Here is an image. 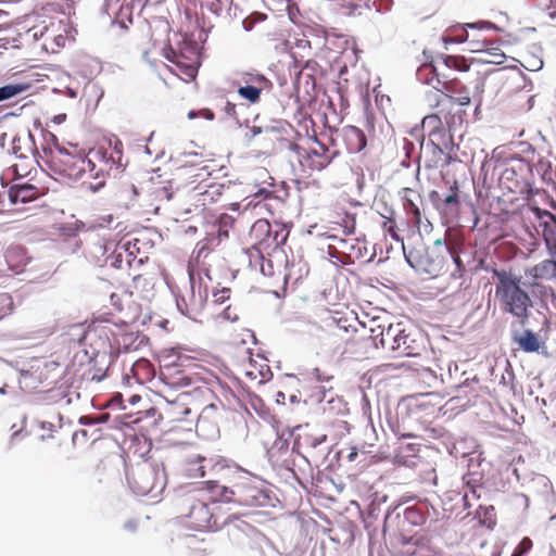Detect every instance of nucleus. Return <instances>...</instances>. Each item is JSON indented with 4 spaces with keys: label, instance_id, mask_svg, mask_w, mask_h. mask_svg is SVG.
<instances>
[{
    "label": "nucleus",
    "instance_id": "f257e3e1",
    "mask_svg": "<svg viewBox=\"0 0 556 556\" xmlns=\"http://www.w3.org/2000/svg\"><path fill=\"white\" fill-rule=\"evenodd\" d=\"M228 485L219 488L215 502L232 503L243 507H266L271 504L269 490L255 475L236 466Z\"/></svg>",
    "mask_w": 556,
    "mask_h": 556
},
{
    "label": "nucleus",
    "instance_id": "f03ea898",
    "mask_svg": "<svg viewBox=\"0 0 556 556\" xmlns=\"http://www.w3.org/2000/svg\"><path fill=\"white\" fill-rule=\"evenodd\" d=\"M495 298L503 313L511 315L520 326H525L530 316L532 301L520 287V278L506 271H496Z\"/></svg>",
    "mask_w": 556,
    "mask_h": 556
},
{
    "label": "nucleus",
    "instance_id": "7ed1b4c3",
    "mask_svg": "<svg viewBox=\"0 0 556 556\" xmlns=\"http://www.w3.org/2000/svg\"><path fill=\"white\" fill-rule=\"evenodd\" d=\"M178 518L185 526L207 531L217 527V520L203 490H191L179 495L175 503Z\"/></svg>",
    "mask_w": 556,
    "mask_h": 556
},
{
    "label": "nucleus",
    "instance_id": "20e7f679",
    "mask_svg": "<svg viewBox=\"0 0 556 556\" xmlns=\"http://www.w3.org/2000/svg\"><path fill=\"white\" fill-rule=\"evenodd\" d=\"M242 262L252 269H260L264 276H277L286 289L287 274L285 268L288 256L283 245H249L241 250Z\"/></svg>",
    "mask_w": 556,
    "mask_h": 556
},
{
    "label": "nucleus",
    "instance_id": "39448f33",
    "mask_svg": "<svg viewBox=\"0 0 556 556\" xmlns=\"http://www.w3.org/2000/svg\"><path fill=\"white\" fill-rule=\"evenodd\" d=\"M213 397L212 388L206 382H201L200 386L182 392L175 401L168 403L165 414L172 422L189 421L191 424L193 418L189 419V416L191 414L195 416L201 404Z\"/></svg>",
    "mask_w": 556,
    "mask_h": 556
},
{
    "label": "nucleus",
    "instance_id": "423d86ee",
    "mask_svg": "<svg viewBox=\"0 0 556 556\" xmlns=\"http://www.w3.org/2000/svg\"><path fill=\"white\" fill-rule=\"evenodd\" d=\"M127 481L132 492L140 496L153 492L155 496L166 485V478L163 468L149 463H143L127 472Z\"/></svg>",
    "mask_w": 556,
    "mask_h": 556
},
{
    "label": "nucleus",
    "instance_id": "0eeeda50",
    "mask_svg": "<svg viewBox=\"0 0 556 556\" xmlns=\"http://www.w3.org/2000/svg\"><path fill=\"white\" fill-rule=\"evenodd\" d=\"M200 470V478H205L204 485L206 490L212 494V500L215 502L219 495V488H223L229 478H231L232 471L236 466H231L223 457H205L203 456Z\"/></svg>",
    "mask_w": 556,
    "mask_h": 556
},
{
    "label": "nucleus",
    "instance_id": "6e6552de",
    "mask_svg": "<svg viewBox=\"0 0 556 556\" xmlns=\"http://www.w3.org/2000/svg\"><path fill=\"white\" fill-rule=\"evenodd\" d=\"M407 263L416 270L435 275L443 265L435 245H401Z\"/></svg>",
    "mask_w": 556,
    "mask_h": 556
},
{
    "label": "nucleus",
    "instance_id": "1a4fd4ad",
    "mask_svg": "<svg viewBox=\"0 0 556 556\" xmlns=\"http://www.w3.org/2000/svg\"><path fill=\"white\" fill-rule=\"evenodd\" d=\"M414 342L415 340L410 339V334L406 332L402 323L392 324L381 332L380 343L382 348L397 351L400 355H414Z\"/></svg>",
    "mask_w": 556,
    "mask_h": 556
},
{
    "label": "nucleus",
    "instance_id": "9d476101",
    "mask_svg": "<svg viewBox=\"0 0 556 556\" xmlns=\"http://www.w3.org/2000/svg\"><path fill=\"white\" fill-rule=\"evenodd\" d=\"M377 245H342L343 250L339 251L336 245H328V255L333 263L341 264H367L376 256Z\"/></svg>",
    "mask_w": 556,
    "mask_h": 556
},
{
    "label": "nucleus",
    "instance_id": "9b49d317",
    "mask_svg": "<svg viewBox=\"0 0 556 556\" xmlns=\"http://www.w3.org/2000/svg\"><path fill=\"white\" fill-rule=\"evenodd\" d=\"M201 412L198 414L195 430L199 434L205 437H214L219 432V422L223 417L224 405L205 401Z\"/></svg>",
    "mask_w": 556,
    "mask_h": 556
},
{
    "label": "nucleus",
    "instance_id": "f8f14e48",
    "mask_svg": "<svg viewBox=\"0 0 556 556\" xmlns=\"http://www.w3.org/2000/svg\"><path fill=\"white\" fill-rule=\"evenodd\" d=\"M114 336L111 325L108 321H94L87 329H83L79 343H88L94 349L111 346V339Z\"/></svg>",
    "mask_w": 556,
    "mask_h": 556
},
{
    "label": "nucleus",
    "instance_id": "ddd939ff",
    "mask_svg": "<svg viewBox=\"0 0 556 556\" xmlns=\"http://www.w3.org/2000/svg\"><path fill=\"white\" fill-rule=\"evenodd\" d=\"M11 151L17 160H27L37 163L36 144L30 131L16 135L12 140Z\"/></svg>",
    "mask_w": 556,
    "mask_h": 556
},
{
    "label": "nucleus",
    "instance_id": "4468645a",
    "mask_svg": "<svg viewBox=\"0 0 556 556\" xmlns=\"http://www.w3.org/2000/svg\"><path fill=\"white\" fill-rule=\"evenodd\" d=\"M529 273L534 279V281L530 285L532 290L535 291V289H538L541 295H546V288L539 283L538 280H549L556 278V261L544 260L543 262L532 267Z\"/></svg>",
    "mask_w": 556,
    "mask_h": 556
},
{
    "label": "nucleus",
    "instance_id": "2eb2a0df",
    "mask_svg": "<svg viewBox=\"0 0 556 556\" xmlns=\"http://www.w3.org/2000/svg\"><path fill=\"white\" fill-rule=\"evenodd\" d=\"M3 262L7 265V274L12 271L20 274L27 265L28 257L23 245H9L5 251H2Z\"/></svg>",
    "mask_w": 556,
    "mask_h": 556
},
{
    "label": "nucleus",
    "instance_id": "dca6fc26",
    "mask_svg": "<svg viewBox=\"0 0 556 556\" xmlns=\"http://www.w3.org/2000/svg\"><path fill=\"white\" fill-rule=\"evenodd\" d=\"M161 377L164 382L174 388L181 387H195L198 384V378L191 376L187 370L178 367H168L161 372Z\"/></svg>",
    "mask_w": 556,
    "mask_h": 556
},
{
    "label": "nucleus",
    "instance_id": "f3484780",
    "mask_svg": "<svg viewBox=\"0 0 556 556\" xmlns=\"http://www.w3.org/2000/svg\"><path fill=\"white\" fill-rule=\"evenodd\" d=\"M215 261H217V255L210 245H202L197 253L190 257L189 268H191V270L197 269L208 275Z\"/></svg>",
    "mask_w": 556,
    "mask_h": 556
},
{
    "label": "nucleus",
    "instance_id": "a211bd4d",
    "mask_svg": "<svg viewBox=\"0 0 556 556\" xmlns=\"http://www.w3.org/2000/svg\"><path fill=\"white\" fill-rule=\"evenodd\" d=\"M203 455L195 452H188L182 455L179 462V471L187 479H200V470Z\"/></svg>",
    "mask_w": 556,
    "mask_h": 556
},
{
    "label": "nucleus",
    "instance_id": "6ab92c4d",
    "mask_svg": "<svg viewBox=\"0 0 556 556\" xmlns=\"http://www.w3.org/2000/svg\"><path fill=\"white\" fill-rule=\"evenodd\" d=\"M113 253H116V263L118 267H122V263L125 261L129 267L142 265L148 256L138 257L139 245H115Z\"/></svg>",
    "mask_w": 556,
    "mask_h": 556
},
{
    "label": "nucleus",
    "instance_id": "aec40b11",
    "mask_svg": "<svg viewBox=\"0 0 556 556\" xmlns=\"http://www.w3.org/2000/svg\"><path fill=\"white\" fill-rule=\"evenodd\" d=\"M56 153L52 156V161L55 164H59L62 168L60 169L61 174L65 173V169H68L73 163L77 161V157H80L83 153L77 151V147H73V151L60 146L59 143L55 144Z\"/></svg>",
    "mask_w": 556,
    "mask_h": 556
},
{
    "label": "nucleus",
    "instance_id": "412c9836",
    "mask_svg": "<svg viewBox=\"0 0 556 556\" xmlns=\"http://www.w3.org/2000/svg\"><path fill=\"white\" fill-rule=\"evenodd\" d=\"M131 374L139 384H144L154 377V368L148 359L140 358L131 366Z\"/></svg>",
    "mask_w": 556,
    "mask_h": 556
},
{
    "label": "nucleus",
    "instance_id": "4be33fe9",
    "mask_svg": "<svg viewBox=\"0 0 556 556\" xmlns=\"http://www.w3.org/2000/svg\"><path fill=\"white\" fill-rule=\"evenodd\" d=\"M184 545L188 556H207L211 553V544L205 539L189 535L185 539Z\"/></svg>",
    "mask_w": 556,
    "mask_h": 556
},
{
    "label": "nucleus",
    "instance_id": "5701e85b",
    "mask_svg": "<svg viewBox=\"0 0 556 556\" xmlns=\"http://www.w3.org/2000/svg\"><path fill=\"white\" fill-rule=\"evenodd\" d=\"M514 341L522 351L528 353L538 352L541 345L538 336L531 330H525L522 333H516L514 336Z\"/></svg>",
    "mask_w": 556,
    "mask_h": 556
},
{
    "label": "nucleus",
    "instance_id": "b1692460",
    "mask_svg": "<svg viewBox=\"0 0 556 556\" xmlns=\"http://www.w3.org/2000/svg\"><path fill=\"white\" fill-rule=\"evenodd\" d=\"M37 190L31 185H16L9 190V198L12 203H25L36 197Z\"/></svg>",
    "mask_w": 556,
    "mask_h": 556
},
{
    "label": "nucleus",
    "instance_id": "393cba45",
    "mask_svg": "<svg viewBox=\"0 0 556 556\" xmlns=\"http://www.w3.org/2000/svg\"><path fill=\"white\" fill-rule=\"evenodd\" d=\"M93 168L94 164L83 154L80 157H77V161L73 163L68 169H65L63 175L71 179L78 180L83 178L87 170H92Z\"/></svg>",
    "mask_w": 556,
    "mask_h": 556
},
{
    "label": "nucleus",
    "instance_id": "a878e982",
    "mask_svg": "<svg viewBox=\"0 0 556 556\" xmlns=\"http://www.w3.org/2000/svg\"><path fill=\"white\" fill-rule=\"evenodd\" d=\"M459 207V200L455 192H452L445 197V199L438 204L443 217L448 220L456 217Z\"/></svg>",
    "mask_w": 556,
    "mask_h": 556
},
{
    "label": "nucleus",
    "instance_id": "bb28decb",
    "mask_svg": "<svg viewBox=\"0 0 556 556\" xmlns=\"http://www.w3.org/2000/svg\"><path fill=\"white\" fill-rule=\"evenodd\" d=\"M132 287L135 292L142 299H148L153 293L154 283L151 278L146 275H137L134 277Z\"/></svg>",
    "mask_w": 556,
    "mask_h": 556
},
{
    "label": "nucleus",
    "instance_id": "cd10ccee",
    "mask_svg": "<svg viewBox=\"0 0 556 556\" xmlns=\"http://www.w3.org/2000/svg\"><path fill=\"white\" fill-rule=\"evenodd\" d=\"M263 86L244 85L238 88V94L250 103H257L261 98Z\"/></svg>",
    "mask_w": 556,
    "mask_h": 556
},
{
    "label": "nucleus",
    "instance_id": "c85d7f7f",
    "mask_svg": "<svg viewBox=\"0 0 556 556\" xmlns=\"http://www.w3.org/2000/svg\"><path fill=\"white\" fill-rule=\"evenodd\" d=\"M29 88L28 84H9L0 87V102L12 99Z\"/></svg>",
    "mask_w": 556,
    "mask_h": 556
},
{
    "label": "nucleus",
    "instance_id": "c756f323",
    "mask_svg": "<svg viewBox=\"0 0 556 556\" xmlns=\"http://www.w3.org/2000/svg\"><path fill=\"white\" fill-rule=\"evenodd\" d=\"M404 208L406 211V214L408 215L412 223H414L418 230L420 231L422 219H421V212L418 207V205L410 199H405L404 201Z\"/></svg>",
    "mask_w": 556,
    "mask_h": 556
},
{
    "label": "nucleus",
    "instance_id": "7c9ffc66",
    "mask_svg": "<svg viewBox=\"0 0 556 556\" xmlns=\"http://www.w3.org/2000/svg\"><path fill=\"white\" fill-rule=\"evenodd\" d=\"M438 68L433 64H424L419 68V77L420 79H425L427 84L433 85L435 80L438 85H441V79L439 77Z\"/></svg>",
    "mask_w": 556,
    "mask_h": 556
},
{
    "label": "nucleus",
    "instance_id": "2f4dec72",
    "mask_svg": "<svg viewBox=\"0 0 556 556\" xmlns=\"http://www.w3.org/2000/svg\"><path fill=\"white\" fill-rule=\"evenodd\" d=\"M268 372V367L266 368L265 372L262 369L256 370L252 362L244 366V375L249 377L251 380H258V382H263L266 379V375Z\"/></svg>",
    "mask_w": 556,
    "mask_h": 556
},
{
    "label": "nucleus",
    "instance_id": "473e14b6",
    "mask_svg": "<svg viewBox=\"0 0 556 556\" xmlns=\"http://www.w3.org/2000/svg\"><path fill=\"white\" fill-rule=\"evenodd\" d=\"M443 63L446 67L455 68L459 72H467L469 70V65L466 63V61L458 59L457 56H445Z\"/></svg>",
    "mask_w": 556,
    "mask_h": 556
},
{
    "label": "nucleus",
    "instance_id": "72a5a7b5",
    "mask_svg": "<svg viewBox=\"0 0 556 556\" xmlns=\"http://www.w3.org/2000/svg\"><path fill=\"white\" fill-rule=\"evenodd\" d=\"M242 81L245 85L264 86V85H266L268 83V79L264 75H262V74L244 73L242 75Z\"/></svg>",
    "mask_w": 556,
    "mask_h": 556
},
{
    "label": "nucleus",
    "instance_id": "f704fd0d",
    "mask_svg": "<svg viewBox=\"0 0 556 556\" xmlns=\"http://www.w3.org/2000/svg\"><path fill=\"white\" fill-rule=\"evenodd\" d=\"M349 137L355 138L357 140V146L355 147V151L359 152L366 147V137L364 132L357 127H351L349 129Z\"/></svg>",
    "mask_w": 556,
    "mask_h": 556
},
{
    "label": "nucleus",
    "instance_id": "c9c22d12",
    "mask_svg": "<svg viewBox=\"0 0 556 556\" xmlns=\"http://www.w3.org/2000/svg\"><path fill=\"white\" fill-rule=\"evenodd\" d=\"M84 227L81 222L75 220L73 223L64 224L60 227L61 235L64 237H73L76 232Z\"/></svg>",
    "mask_w": 556,
    "mask_h": 556
},
{
    "label": "nucleus",
    "instance_id": "e433bc0d",
    "mask_svg": "<svg viewBox=\"0 0 556 556\" xmlns=\"http://www.w3.org/2000/svg\"><path fill=\"white\" fill-rule=\"evenodd\" d=\"M532 541L530 538L525 536L520 543L517 545L515 551L513 552L511 556H523L526 553H528L532 548Z\"/></svg>",
    "mask_w": 556,
    "mask_h": 556
},
{
    "label": "nucleus",
    "instance_id": "4c0bfd02",
    "mask_svg": "<svg viewBox=\"0 0 556 556\" xmlns=\"http://www.w3.org/2000/svg\"><path fill=\"white\" fill-rule=\"evenodd\" d=\"M219 317L227 321H231V323L237 321L239 319L238 309H237V307L228 305L219 314Z\"/></svg>",
    "mask_w": 556,
    "mask_h": 556
},
{
    "label": "nucleus",
    "instance_id": "58836bf2",
    "mask_svg": "<svg viewBox=\"0 0 556 556\" xmlns=\"http://www.w3.org/2000/svg\"><path fill=\"white\" fill-rule=\"evenodd\" d=\"M21 163L13 165L14 170L20 176H26L36 163H30L27 160H20Z\"/></svg>",
    "mask_w": 556,
    "mask_h": 556
},
{
    "label": "nucleus",
    "instance_id": "ea45409f",
    "mask_svg": "<svg viewBox=\"0 0 556 556\" xmlns=\"http://www.w3.org/2000/svg\"><path fill=\"white\" fill-rule=\"evenodd\" d=\"M11 305H12L11 298L5 293H1L0 294V320L9 313Z\"/></svg>",
    "mask_w": 556,
    "mask_h": 556
},
{
    "label": "nucleus",
    "instance_id": "a19ab883",
    "mask_svg": "<svg viewBox=\"0 0 556 556\" xmlns=\"http://www.w3.org/2000/svg\"><path fill=\"white\" fill-rule=\"evenodd\" d=\"M544 63L541 59L535 56H530L526 59V64L523 66L531 72L540 71L543 67Z\"/></svg>",
    "mask_w": 556,
    "mask_h": 556
},
{
    "label": "nucleus",
    "instance_id": "79ce46f5",
    "mask_svg": "<svg viewBox=\"0 0 556 556\" xmlns=\"http://www.w3.org/2000/svg\"><path fill=\"white\" fill-rule=\"evenodd\" d=\"M230 296V289H223L213 293V302L223 304Z\"/></svg>",
    "mask_w": 556,
    "mask_h": 556
},
{
    "label": "nucleus",
    "instance_id": "37998d69",
    "mask_svg": "<svg viewBox=\"0 0 556 556\" xmlns=\"http://www.w3.org/2000/svg\"><path fill=\"white\" fill-rule=\"evenodd\" d=\"M476 387H479V381L478 380H473L471 383H466L462 387H459L458 389V396L457 397H460L463 395L467 396L468 395V389H470V392H475L476 391Z\"/></svg>",
    "mask_w": 556,
    "mask_h": 556
},
{
    "label": "nucleus",
    "instance_id": "c03bdc74",
    "mask_svg": "<svg viewBox=\"0 0 556 556\" xmlns=\"http://www.w3.org/2000/svg\"><path fill=\"white\" fill-rule=\"evenodd\" d=\"M199 114H202L206 119L208 121H212L214 118V113L211 111V110H203L201 112H195V111H190L188 113V117L190 119H193L194 117H197Z\"/></svg>",
    "mask_w": 556,
    "mask_h": 556
},
{
    "label": "nucleus",
    "instance_id": "a18cd8bd",
    "mask_svg": "<svg viewBox=\"0 0 556 556\" xmlns=\"http://www.w3.org/2000/svg\"><path fill=\"white\" fill-rule=\"evenodd\" d=\"M235 222V218L228 214H223L219 218V227L227 228L228 226L232 225Z\"/></svg>",
    "mask_w": 556,
    "mask_h": 556
},
{
    "label": "nucleus",
    "instance_id": "49530a36",
    "mask_svg": "<svg viewBox=\"0 0 556 556\" xmlns=\"http://www.w3.org/2000/svg\"><path fill=\"white\" fill-rule=\"evenodd\" d=\"M467 37H468V34H467L466 31H464V34H463V35L457 36V37H455V38H453V37H446V38H444V42H445V43H450V42H464V41H466V40H467Z\"/></svg>",
    "mask_w": 556,
    "mask_h": 556
},
{
    "label": "nucleus",
    "instance_id": "de8ad7c7",
    "mask_svg": "<svg viewBox=\"0 0 556 556\" xmlns=\"http://www.w3.org/2000/svg\"><path fill=\"white\" fill-rule=\"evenodd\" d=\"M456 102L460 105V106H466L470 103V97L468 94V92H465L464 94L460 93L458 98H456Z\"/></svg>",
    "mask_w": 556,
    "mask_h": 556
},
{
    "label": "nucleus",
    "instance_id": "09e8293b",
    "mask_svg": "<svg viewBox=\"0 0 556 556\" xmlns=\"http://www.w3.org/2000/svg\"><path fill=\"white\" fill-rule=\"evenodd\" d=\"M492 56L494 59L491 62L495 64L503 63V60L505 59V54L501 52L498 49H495V51L492 53Z\"/></svg>",
    "mask_w": 556,
    "mask_h": 556
},
{
    "label": "nucleus",
    "instance_id": "8fccbe9b",
    "mask_svg": "<svg viewBox=\"0 0 556 556\" xmlns=\"http://www.w3.org/2000/svg\"><path fill=\"white\" fill-rule=\"evenodd\" d=\"M253 228L255 230H261V231H268L269 229V225L267 222H264V220H258L254 224Z\"/></svg>",
    "mask_w": 556,
    "mask_h": 556
},
{
    "label": "nucleus",
    "instance_id": "3c124183",
    "mask_svg": "<svg viewBox=\"0 0 556 556\" xmlns=\"http://www.w3.org/2000/svg\"><path fill=\"white\" fill-rule=\"evenodd\" d=\"M4 276H7V265L3 262L2 251H0V279Z\"/></svg>",
    "mask_w": 556,
    "mask_h": 556
},
{
    "label": "nucleus",
    "instance_id": "603ef678",
    "mask_svg": "<svg viewBox=\"0 0 556 556\" xmlns=\"http://www.w3.org/2000/svg\"><path fill=\"white\" fill-rule=\"evenodd\" d=\"M182 72L189 78H194L197 74V70L193 66H186Z\"/></svg>",
    "mask_w": 556,
    "mask_h": 556
},
{
    "label": "nucleus",
    "instance_id": "864d4df0",
    "mask_svg": "<svg viewBox=\"0 0 556 556\" xmlns=\"http://www.w3.org/2000/svg\"><path fill=\"white\" fill-rule=\"evenodd\" d=\"M440 118L437 116V115H430V116H427L425 117L424 119V125L425 124H440Z\"/></svg>",
    "mask_w": 556,
    "mask_h": 556
},
{
    "label": "nucleus",
    "instance_id": "5fc2aeb1",
    "mask_svg": "<svg viewBox=\"0 0 556 556\" xmlns=\"http://www.w3.org/2000/svg\"><path fill=\"white\" fill-rule=\"evenodd\" d=\"M228 238H229V233H228L227 228L219 227V229H218V240L223 241V240H226Z\"/></svg>",
    "mask_w": 556,
    "mask_h": 556
},
{
    "label": "nucleus",
    "instance_id": "6e6d98bb",
    "mask_svg": "<svg viewBox=\"0 0 556 556\" xmlns=\"http://www.w3.org/2000/svg\"><path fill=\"white\" fill-rule=\"evenodd\" d=\"M125 529L129 532H136L137 530V522L134 521V520H130V521H127L125 525H124Z\"/></svg>",
    "mask_w": 556,
    "mask_h": 556
},
{
    "label": "nucleus",
    "instance_id": "4d7b16f0",
    "mask_svg": "<svg viewBox=\"0 0 556 556\" xmlns=\"http://www.w3.org/2000/svg\"><path fill=\"white\" fill-rule=\"evenodd\" d=\"M104 372H102L101 370L94 372L91 375L90 379L91 380H96V381H101L103 378H104Z\"/></svg>",
    "mask_w": 556,
    "mask_h": 556
},
{
    "label": "nucleus",
    "instance_id": "13d9d810",
    "mask_svg": "<svg viewBox=\"0 0 556 556\" xmlns=\"http://www.w3.org/2000/svg\"><path fill=\"white\" fill-rule=\"evenodd\" d=\"M41 428L48 430V437H51V432L53 431V425L51 422H41Z\"/></svg>",
    "mask_w": 556,
    "mask_h": 556
},
{
    "label": "nucleus",
    "instance_id": "bf43d9fd",
    "mask_svg": "<svg viewBox=\"0 0 556 556\" xmlns=\"http://www.w3.org/2000/svg\"><path fill=\"white\" fill-rule=\"evenodd\" d=\"M433 87H434L435 91H431L429 97H432L433 100L435 101V105H438L439 104V99H438L439 98V93H438L439 89H438L437 85H433Z\"/></svg>",
    "mask_w": 556,
    "mask_h": 556
},
{
    "label": "nucleus",
    "instance_id": "052dcab7",
    "mask_svg": "<svg viewBox=\"0 0 556 556\" xmlns=\"http://www.w3.org/2000/svg\"><path fill=\"white\" fill-rule=\"evenodd\" d=\"M357 456V451L355 448H352L351 453L349 454V459L354 460Z\"/></svg>",
    "mask_w": 556,
    "mask_h": 556
},
{
    "label": "nucleus",
    "instance_id": "680f3d73",
    "mask_svg": "<svg viewBox=\"0 0 556 556\" xmlns=\"http://www.w3.org/2000/svg\"><path fill=\"white\" fill-rule=\"evenodd\" d=\"M239 207H240V204L239 203H231L229 208L233 212H238L239 211Z\"/></svg>",
    "mask_w": 556,
    "mask_h": 556
},
{
    "label": "nucleus",
    "instance_id": "e2e57ef3",
    "mask_svg": "<svg viewBox=\"0 0 556 556\" xmlns=\"http://www.w3.org/2000/svg\"><path fill=\"white\" fill-rule=\"evenodd\" d=\"M349 8H350V14H352L358 8V5L355 3H351V4H349Z\"/></svg>",
    "mask_w": 556,
    "mask_h": 556
},
{
    "label": "nucleus",
    "instance_id": "0e129e2a",
    "mask_svg": "<svg viewBox=\"0 0 556 556\" xmlns=\"http://www.w3.org/2000/svg\"><path fill=\"white\" fill-rule=\"evenodd\" d=\"M121 147H122V142H121L119 140H116L115 146H114V149H115L117 152H121Z\"/></svg>",
    "mask_w": 556,
    "mask_h": 556
},
{
    "label": "nucleus",
    "instance_id": "69168bd1",
    "mask_svg": "<svg viewBox=\"0 0 556 556\" xmlns=\"http://www.w3.org/2000/svg\"><path fill=\"white\" fill-rule=\"evenodd\" d=\"M233 110H235V105H233V104L228 103V104H227V106H226V111H227V113H230V112H232Z\"/></svg>",
    "mask_w": 556,
    "mask_h": 556
},
{
    "label": "nucleus",
    "instance_id": "338daca9",
    "mask_svg": "<svg viewBox=\"0 0 556 556\" xmlns=\"http://www.w3.org/2000/svg\"><path fill=\"white\" fill-rule=\"evenodd\" d=\"M443 87H444L447 91H452V89H451V84H450V83H443Z\"/></svg>",
    "mask_w": 556,
    "mask_h": 556
},
{
    "label": "nucleus",
    "instance_id": "774afa93",
    "mask_svg": "<svg viewBox=\"0 0 556 556\" xmlns=\"http://www.w3.org/2000/svg\"><path fill=\"white\" fill-rule=\"evenodd\" d=\"M549 7H552V8H555V9H556V0H551V1H549Z\"/></svg>",
    "mask_w": 556,
    "mask_h": 556
}]
</instances>
